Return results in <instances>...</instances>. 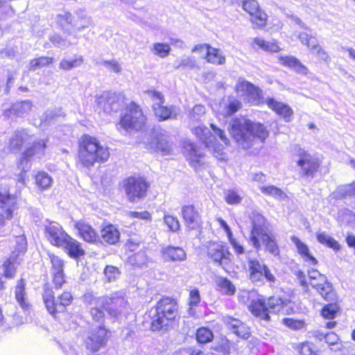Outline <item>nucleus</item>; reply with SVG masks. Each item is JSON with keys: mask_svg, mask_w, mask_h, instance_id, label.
<instances>
[{"mask_svg": "<svg viewBox=\"0 0 355 355\" xmlns=\"http://www.w3.org/2000/svg\"><path fill=\"white\" fill-rule=\"evenodd\" d=\"M229 127L232 137L243 149L261 145L268 136V131L263 124L245 116L232 119Z\"/></svg>", "mask_w": 355, "mask_h": 355, "instance_id": "1", "label": "nucleus"}, {"mask_svg": "<svg viewBox=\"0 0 355 355\" xmlns=\"http://www.w3.org/2000/svg\"><path fill=\"white\" fill-rule=\"evenodd\" d=\"M83 300L89 309L92 320L97 322H104V311L111 317L116 318L127 306L123 291H116L109 296L101 297H96L92 293H87L83 295Z\"/></svg>", "mask_w": 355, "mask_h": 355, "instance_id": "2", "label": "nucleus"}, {"mask_svg": "<svg viewBox=\"0 0 355 355\" xmlns=\"http://www.w3.org/2000/svg\"><path fill=\"white\" fill-rule=\"evenodd\" d=\"M249 309L254 315L266 321L270 320V313L290 315L294 312L292 302L286 297L279 296H272L267 300H253Z\"/></svg>", "mask_w": 355, "mask_h": 355, "instance_id": "3", "label": "nucleus"}, {"mask_svg": "<svg viewBox=\"0 0 355 355\" xmlns=\"http://www.w3.org/2000/svg\"><path fill=\"white\" fill-rule=\"evenodd\" d=\"M109 157L108 148L101 146L95 137L85 135L80 138L78 158L84 166L89 168L95 162H105Z\"/></svg>", "mask_w": 355, "mask_h": 355, "instance_id": "4", "label": "nucleus"}, {"mask_svg": "<svg viewBox=\"0 0 355 355\" xmlns=\"http://www.w3.org/2000/svg\"><path fill=\"white\" fill-rule=\"evenodd\" d=\"M176 312L175 301L171 297H163L157 302L155 307L149 311L148 316L150 318L151 329L157 331L166 326L169 321L175 318Z\"/></svg>", "mask_w": 355, "mask_h": 355, "instance_id": "5", "label": "nucleus"}, {"mask_svg": "<svg viewBox=\"0 0 355 355\" xmlns=\"http://www.w3.org/2000/svg\"><path fill=\"white\" fill-rule=\"evenodd\" d=\"M293 159L300 168L299 175L309 179L314 178L320 165L318 158L300 147L294 149Z\"/></svg>", "mask_w": 355, "mask_h": 355, "instance_id": "6", "label": "nucleus"}, {"mask_svg": "<svg viewBox=\"0 0 355 355\" xmlns=\"http://www.w3.org/2000/svg\"><path fill=\"white\" fill-rule=\"evenodd\" d=\"M122 186L128 200L131 202H136L144 198L150 187L146 180L138 175L124 179Z\"/></svg>", "mask_w": 355, "mask_h": 355, "instance_id": "7", "label": "nucleus"}, {"mask_svg": "<svg viewBox=\"0 0 355 355\" xmlns=\"http://www.w3.org/2000/svg\"><path fill=\"white\" fill-rule=\"evenodd\" d=\"M42 297L48 311L51 315L64 311L65 307L70 305L73 301V296L70 292H64L55 299L51 288H45Z\"/></svg>", "mask_w": 355, "mask_h": 355, "instance_id": "8", "label": "nucleus"}, {"mask_svg": "<svg viewBox=\"0 0 355 355\" xmlns=\"http://www.w3.org/2000/svg\"><path fill=\"white\" fill-rule=\"evenodd\" d=\"M144 123L145 116L139 106L132 102L128 105L121 119V126L127 131L139 130L142 128Z\"/></svg>", "mask_w": 355, "mask_h": 355, "instance_id": "9", "label": "nucleus"}, {"mask_svg": "<svg viewBox=\"0 0 355 355\" xmlns=\"http://www.w3.org/2000/svg\"><path fill=\"white\" fill-rule=\"evenodd\" d=\"M46 146V140L39 139L34 141L33 146L28 148L22 155L18 162V167L21 173L19 181L23 182L25 173L31 168V158L34 156L40 158L44 154Z\"/></svg>", "mask_w": 355, "mask_h": 355, "instance_id": "10", "label": "nucleus"}, {"mask_svg": "<svg viewBox=\"0 0 355 355\" xmlns=\"http://www.w3.org/2000/svg\"><path fill=\"white\" fill-rule=\"evenodd\" d=\"M92 327L87 334L85 343L87 349L92 352H96L101 348L105 347L108 341L109 331L103 324Z\"/></svg>", "mask_w": 355, "mask_h": 355, "instance_id": "11", "label": "nucleus"}, {"mask_svg": "<svg viewBox=\"0 0 355 355\" xmlns=\"http://www.w3.org/2000/svg\"><path fill=\"white\" fill-rule=\"evenodd\" d=\"M210 127L214 135H213L205 125L196 127L193 130V132L207 148L214 146L216 141V136L218 137L220 141L225 145L229 144V139L223 130L216 127V125L213 123L210 124Z\"/></svg>", "mask_w": 355, "mask_h": 355, "instance_id": "12", "label": "nucleus"}, {"mask_svg": "<svg viewBox=\"0 0 355 355\" xmlns=\"http://www.w3.org/2000/svg\"><path fill=\"white\" fill-rule=\"evenodd\" d=\"M236 90L243 101L252 105H259L263 103L261 98V90L248 81L239 80L236 85Z\"/></svg>", "mask_w": 355, "mask_h": 355, "instance_id": "13", "label": "nucleus"}, {"mask_svg": "<svg viewBox=\"0 0 355 355\" xmlns=\"http://www.w3.org/2000/svg\"><path fill=\"white\" fill-rule=\"evenodd\" d=\"M96 102L105 112H117L123 104V96L114 92H104L96 96Z\"/></svg>", "mask_w": 355, "mask_h": 355, "instance_id": "14", "label": "nucleus"}, {"mask_svg": "<svg viewBox=\"0 0 355 355\" xmlns=\"http://www.w3.org/2000/svg\"><path fill=\"white\" fill-rule=\"evenodd\" d=\"M146 94L153 102V109L155 116L159 120H166L171 118L173 114L176 115V113L174 112V107H165L163 105L164 99L162 93L155 90H148L146 92Z\"/></svg>", "mask_w": 355, "mask_h": 355, "instance_id": "15", "label": "nucleus"}, {"mask_svg": "<svg viewBox=\"0 0 355 355\" xmlns=\"http://www.w3.org/2000/svg\"><path fill=\"white\" fill-rule=\"evenodd\" d=\"M243 9L250 15V21L254 28H263L266 26L268 16L262 10L255 0H244L242 1Z\"/></svg>", "mask_w": 355, "mask_h": 355, "instance_id": "16", "label": "nucleus"}, {"mask_svg": "<svg viewBox=\"0 0 355 355\" xmlns=\"http://www.w3.org/2000/svg\"><path fill=\"white\" fill-rule=\"evenodd\" d=\"M208 255L223 268L231 261L232 253L221 242H211L208 246Z\"/></svg>", "mask_w": 355, "mask_h": 355, "instance_id": "17", "label": "nucleus"}, {"mask_svg": "<svg viewBox=\"0 0 355 355\" xmlns=\"http://www.w3.org/2000/svg\"><path fill=\"white\" fill-rule=\"evenodd\" d=\"M251 220L252 229L250 235V243L257 250L261 248V243L259 241V235L267 232L264 229L265 218L258 212H252Z\"/></svg>", "mask_w": 355, "mask_h": 355, "instance_id": "18", "label": "nucleus"}, {"mask_svg": "<svg viewBox=\"0 0 355 355\" xmlns=\"http://www.w3.org/2000/svg\"><path fill=\"white\" fill-rule=\"evenodd\" d=\"M65 235H67V234L58 223L50 222L49 225L45 226V236L53 245L59 247L62 245Z\"/></svg>", "mask_w": 355, "mask_h": 355, "instance_id": "19", "label": "nucleus"}, {"mask_svg": "<svg viewBox=\"0 0 355 355\" xmlns=\"http://www.w3.org/2000/svg\"><path fill=\"white\" fill-rule=\"evenodd\" d=\"M266 103L277 115L282 116L286 122H290L292 120L293 111L288 105L277 101L272 98H268Z\"/></svg>", "mask_w": 355, "mask_h": 355, "instance_id": "20", "label": "nucleus"}, {"mask_svg": "<svg viewBox=\"0 0 355 355\" xmlns=\"http://www.w3.org/2000/svg\"><path fill=\"white\" fill-rule=\"evenodd\" d=\"M74 227L77 230L79 236L87 243H94L98 239V235L94 228L84 220L74 222Z\"/></svg>", "mask_w": 355, "mask_h": 355, "instance_id": "21", "label": "nucleus"}, {"mask_svg": "<svg viewBox=\"0 0 355 355\" xmlns=\"http://www.w3.org/2000/svg\"><path fill=\"white\" fill-rule=\"evenodd\" d=\"M64 239L59 247L62 248L71 258H78L85 254V250L80 243L68 234L64 236Z\"/></svg>", "mask_w": 355, "mask_h": 355, "instance_id": "22", "label": "nucleus"}, {"mask_svg": "<svg viewBox=\"0 0 355 355\" xmlns=\"http://www.w3.org/2000/svg\"><path fill=\"white\" fill-rule=\"evenodd\" d=\"M182 215L187 227L190 230L196 229L200 225V216L193 205L182 207Z\"/></svg>", "mask_w": 355, "mask_h": 355, "instance_id": "23", "label": "nucleus"}, {"mask_svg": "<svg viewBox=\"0 0 355 355\" xmlns=\"http://www.w3.org/2000/svg\"><path fill=\"white\" fill-rule=\"evenodd\" d=\"M32 107V103L29 100L16 102L12 105L10 108L4 110V115L7 117H10L12 115L24 116L31 112Z\"/></svg>", "mask_w": 355, "mask_h": 355, "instance_id": "24", "label": "nucleus"}, {"mask_svg": "<svg viewBox=\"0 0 355 355\" xmlns=\"http://www.w3.org/2000/svg\"><path fill=\"white\" fill-rule=\"evenodd\" d=\"M280 64L293 69L297 73L306 75L308 73V69L295 57L291 55H279L277 57Z\"/></svg>", "mask_w": 355, "mask_h": 355, "instance_id": "25", "label": "nucleus"}, {"mask_svg": "<svg viewBox=\"0 0 355 355\" xmlns=\"http://www.w3.org/2000/svg\"><path fill=\"white\" fill-rule=\"evenodd\" d=\"M261 241L266 250L274 256L279 254V249L277 243L275 236L268 231L259 235V241Z\"/></svg>", "mask_w": 355, "mask_h": 355, "instance_id": "26", "label": "nucleus"}, {"mask_svg": "<svg viewBox=\"0 0 355 355\" xmlns=\"http://www.w3.org/2000/svg\"><path fill=\"white\" fill-rule=\"evenodd\" d=\"M184 149L186 157L193 167H196V165L202 164L201 159L204 154L196 146V145L191 142H186L184 144Z\"/></svg>", "mask_w": 355, "mask_h": 355, "instance_id": "27", "label": "nucleus"}, {"mask_svg": "<svg viewBox=\"0 0 355 355\" xmlns=\"http://www.w3.org/2000/svg\"><path fill=\"white\" fill-rule=\"evenodd\" d=\"M266 265L257 259H249L248 268L250 279L253 282H261L263 279V271Z\"/></svg>", "mask_w": 355, "mask_h": 355, "instance_id": "28", "label": "nucleus"}, {"mask_svg": "<svg viewBox=\"0 0 355 355\" xmlns=\"http://www.w3.org/2000/svg\"><path fill=\"white\" fill-rule=\"evenodd\" d=\"M291 240L295 245L298 253L303 257L306 262L313 266L318 263L317 259L309 253L308 246L302 243L299 238L293 236L291 237Z\"/></svg>", "mask_w": 355, "mask_h": 355, "instance_id": "29", "label": "nucleus"}, {"mask_svg": "<svg viewBox=\"0 0 355 355\" xmlns=\"http://www.w3.org/2000/svg\"><path fill=\"white\" fill-rule=\"evenodd\" d=\"M30 135L25 130H17L9 139L10 150H18L30 139Z\"/></svg>", "mask_w": 355, "mask_h": 355, "instance_id": "30", "label": "nucleus"}, {"mask_svg": "<svg viewBox=\"0 0 355 355\" xmlns=\"http://www.w3.org/2000/svg\"><path fill=\"white\" fill-rule=\"evenodd\" d=\"M164 259L173 261H181L186 259L184 250L179 247L168 246L162 250Z\"/></svg>", "mask_w": 355, "mask_h": 355, "instance_id": "31", "label": "nucleus"}, {"mask_svg": "<svg viewBox=\"0 0 355 355\" xmlns=\"http://www.w3.org/2000/svg\"><path fill=\"white\" fill-rule=\"evenodd\" d=\"M101 237L105 242L113 245L119 241L120 233L114 225H109L102 229Z\"/></svg>", "mask_w": 355, "mask_h": 355, "instance_id": "32", "label": "nucleus"}, {"mask_svg": "<svg viewBox=\"0 0 355 355\" xmlns=\"http://www.w3.org/2000/svg\"><path fill=\"white\" fill-rule=\"evenodd\" d=\"M15 299L23 309L28 307L26 300V283L23 279L17 281L15 288Z\"/></svg>", "mask_w": 355, "mask_h": 355, "instance_id": "33", "label": "nucleus"}, {"mask_svg": "<svg viewBox=\"0 0 355 355\" xmlns=\"http://www.w3.org/2000/svg\"><path fill=\"white\" fill-rule=\"evenodd\" d=\"M168 136L166 132H160L157 135L155 143V149L157 152L162 153L164 155H168L171 150V146L168 141Z\"/></svg>", "mask_w": 355, "mask_h": 355, "instance_id": "34", "label": "nucleus"}, {"mask_svg": "<svg viewBox=\"0 0 355 355\" xmlns=\"http://www.w3.org/2000/svg\"><path fill=\"white\" fill-rule=\"evenodd\" d=\"M0 207L7 208V218H11L14 210L17 209L16 199L10 195L0 193Z\"/></svg>", "mask_w": 355, "mask_h": 355, "instance_id": "35", "label": "nucleus"}, {"mask_svg": "<svg viewBox=\"0 0 355 355\" xmlns=\"http://www.w3.org/2000/svg\"><path fill=\"white\" fill-rule=\"evenodd\" d=\"M56 19L62 29L68 33L69 35H71V33L69 31L67 26L71 25L72 27H75L77 25V23H75L73 21V17L70 12H63L57 15Z\"/></svg>", "mask_w": 355, "mask_h": 355, "instance_id": "36", "label": "nucleus"}, {"mask_svg": "<svg viewBox=\"0 0 355 355\" xmlns=\"http://www.w3.org/2000/svg\"><path fill=\"white\" fill-rule=\"evenodd\" d=\"M220 291L227 295H233L236 288L232 282L226 277H218L216 281Z\"/></svg>", "mask_w": 355, "mask_h": 355, "instance_id": "37", "label": "nucleus"}, {"mask_svg": "<svg viewBox=\"0 0 355 355\" xmlns=\"http://www.w3.org/2000/svg\"><path fill=\"white\" fill-rule=\"evenodd\" d=\"M208 62L214 64H223L225 62V57L222 52L217 49L211 46L208 49L207 54L205 56Z\"/></svg>", "mask_w": 355, "mask_h": 355, "instance_id": "38", "label": "nucleus"}, {"mask_svg": "<svg viewBox=\"0 0 355 355\" xmlns=\"http://www.w3.org/2000/svg\"><path fill=\"white\" fill-rule=\"evenodd\" d=\"M298 38L303 44H305L310 49L311 53H315V51L321 47L318 44V40L306 33H300L298 35Z\"/></svg>", "mask_w": 355, "mask_h": 355, "instance_id": "39", "label": "nucleus"}, {"mask_svg": "<svg viewBox=\"0 0 355 355\" xmlns=\"http://www.w3.org/2000/svg\"><path fill=\"white\" fill-rule=\"evenodd\" d=\"M260 190L263 194L277 200H284L287 198L286 194L281 189L273 185L261 187Z\"/></svg>", "mask_w": 355, "mask_h": 355, "instance_id": "40", "label": "nucleus"}, {"mask_svg": "<svg viewBox=\"0 0 355 355\" xmlns=\"http://www.w3.org/2000/svg\"><path fill=\"white\" fill-rule=\"evenodd\" d=\"M35 184L41 189L49 188L53 182L52 178L44 171H39L35 176Z\"/></svg>", "mask_w": 355, "mask_h": 355, "instance_id": "41", "label": "nucleus"}, {"mask_svg": "<svg viewBox=\"0 0 355 355\" xmlns=\"http://www.w3.org/2000/svg\"><path fill=\"white\" fill-rule=\"evenodd\" d=\"M317 239L321 244L332 248L334 250H339L340 245L337 241L325 232H321L317 234Z\"/></svg>", "mask_w": 355, "mask_h": 355, "instance_id": "42", "label": "nucleus"}, {"mask_svg": "<svg viewBox=\"0 0 355 355\" xmlns=\"http://www.w3.org/2000/svg\"><path fill=\"white\" fill-rule=\"evenodd\" d=\"M200 300L201 297L199 291L196 288L191 290L189 297V308L188 310L190 315H195V310L193 309V307L197 306L199 304Z\"/></svg>", "mask_w": 355, "mask_h": 355, "instance_id": "43", "label": "nucleus"}, {"mask_svg": "<svg viewBox=\"0 0 355 355\" xmlns=\"http://www.w3.org/2000/svg\"><path fill=\"white\" fill-rule=\"evenodd\" d=\"M335 194L339 198L355 196V182L338 187Z\"/></svg>", "mask_w": 355, "mask_h": 355, "instance_id": "44", "label": "nucleus"}, {"mask_svg": "<svg viewBox=\"0 0 355 355\" xmlns=\"http://www.w3.org/2000/svg\"><path fill=\"white\" fill-rule=\"evenodd\" d=\"M63 112L61 109L48 110L42 116L41 124L47 125L51 123L53 120L59 116H63Z\"/></svg>", "mask_w": 355, "mask_h": 355, "instance_id": "45", "label": "nucleus"}, {"mask_svg": "<svg viewBox=\"0 0 355 355\" xmlns=\"http://www.w3.org/2000/svg\"><path fill=\"white\" fill-rule=\"evenodd\" d=\"M309 280L318 279V281H320V282L323 283L324 287L322 288V290H323V291H331V286L327 282V277L324 275H322L318 270L314 269L309 270Z\"/></svg>", "mask_w": 355, "mask_h": 355, "instance_id": "46", "label": "nucleus"}, {"mask_svg": "<svg viewBox=\"0 0 355 355\" xmlns=\"http://www.w3.org/2000/svg\"><path fill=\"white\" fill-rule=\"evenodd\" d=\"M254 42L259 47L266 51L278 52L280 50V48L276 43L267 42L259 37L254 38Z\"/></svg>", "mask_w": 355, "mask_h": 355, "instance_id": "47", "label": "nucleus"}, {"mask_svg": "<svg viewBox=\"0 0 355 355\" xmlns=\"http://www.w3.org/2000/svg\"><path fill=\"white\" fill-rule=\"evenodd\" d=\"M310 285L315 288L318 293L327 301L331 300L334 296V293L331 291H323L322 288H323V283L320 282V281H318V279H311L309 282Z\"/></svg>", "mask_w": 355, "mask_h": 355, "instance_id": "48", "label": "nucleus"}, {"mask_svg": "<svg viewBox=\"0 0 355 355\" xmlns=\"http://www.w3.org/2000/svg\"><path fill=\"white\" fill-rule=\"evenodd\" d=\"M53 61V58L42 56L39 58L33 59L30 62V70L35 71L37 69H40L48 66Z\"/></svg>", "mask_w": 355, "mask_h": 355, "instance_id": "49", "label": "nucleus"}, {"mask_svg": "<svg viewBox=\"0 0 355 355\" xmlns=\"http://www.w3.org/2000/svg\"><path fill=\"white\" fill-rule=\"evenodd\" d=\"M83 63V58L80 55L71 60L63 59L60 63V68L63 70L68 71L80 67Z\"/></svg>", "mask_w": 355, "mask_h": 355, "instance_id": "50", "label": "nucleus"}, {"mask_svg": "<svg viewBox=\"0 0 355 355\" xmlns=\"http://www.w3.org/2000/svg\"><path fill=\"white\" fill-rule=\"evenodd\" d=\"M128 261L132 266L142 267L148 261V257L144 251H139L129 257Z\"/></svg>", "mask_w": 355, "mask_h": 355, "instance_id": "51", "label": "nucleus"}, {"mask_svg": "<svg viewBox=\"0 0 355 355\" xmlns=\"http://www.w3.org/2000/svg\"><path fill=\"white\" fill-rule=\"evenodd\" d=\"M76 15L78 20H80V21L84 20L85 21V25H80L75 29L76 32H77V33L81 32L86 28H88L89 26L93 25V20H92V17H87L85 13V11L84 10H81V9L78 10L76 12Z\"/></svg>", "mask_w": 355, "mask_h": 355, "instance_id": "52", "label": "nucleus"}, {"mask_svg": "<svg viewBox=\"0 0 355 355\" xmlns=\"http://www.w3.org/2000/svg\"><path fill=\"white\" fill-rule=\"evenodd\" d=\"M49 257L52 265L51 273L64 272V261L60 257L51 253H49Z\"/></svg>", "mask_w": 355, "mask_h": 355, "instance_id": "53", "label": "nucleus"}, {"mask_svg": "<svg viewBox=\"0 0 355 355\" xmlns=\"http://www.w3.org/2000/svg\"><path fill=\"white\" fill-rule=\"evenodd\" d=\"M16 261L12 257L7 259L3 264V275L6 277L11 278L16 271Z\"/></svg>", "mask_w": 355, "mask_h": 355, "instance_id": "54", "label": "nucleus"}, {"mask_svg": "<svg viewBox=\"0 0 355 355\" xmlns=\"http://www.w3.org/2000/svg\"><path fill=\"white\" fill-rule=\"evenodd\" d=\"M297 350L300 355H320L314 345L308 342L299 344Z\"/></svg>", "mask_w": 355, "mask_h": 355, "instance_id": "55", "label": "nucleus"}, {"mask_svg": "<svg viewBox=\"0 0 355 355\" xmlns=\"http://www.w3.org/2000/svg\"><path fill=\"white\" fill-rule=\"evenodd\" d=\"M213 338V334L207 328L202 327L198 329L196 332V339L200 343H207Z\"/></svg>", "mask_w": 355, "mask_h": 355, "instance_id": "56", "label": "nucleus"}, {"mask_svg": "<svg viewBox=\"0 0 355 355\" xmlns=\"http://www.w3.org/2000/svg\"><path fill=\"white\" fill-rule=\"evenodd\" d=\"M241 107V103L234 97L228 98V103L225 107V114L231 116Z\"/></svg>", "mask_w": 355, "mask_h": 355, "instance_id": "57", "label": "nucleus"}, {"mask_svg": "<svg viewBox=\"0 0 355 355\" xmlns=\"http://www.w3.org/2000/svg\"><path fill=\"white\" fill-rule=\"evenodd\" d=\"M171 51L170 46L166 44L155 43L152 49L153 53L160 58L166 57Z\"/></svg>", "mask_w": 355, "mask_h": 355, "instance_id": "58", "label": "nucleus"}, {"mask_svg": "<svg viewBox=\"0 0 355 355\" xmlns=\"http://www.w3.org/2000/svg\"><path fill=\"white\" fill-rule=\"evenodd\" d=\"M242 198L237 191L229 189L225 192V200L229 205H237L241 202Z\"/></svg>", "mask_w": 355, "mask_h": 355, "instance_id": "59", "label": "nucleus"}, {"mask_svg": "<svg viewBox=\"0 0 355 355\" xmlns=\"http://www.w3.org/2000/svg\"><path fill=\"white\" fill-rule=\"evenodd\" d=\"M206 113L205 107L202 105H196L189 112V119L192 121H198Z\"/></svg>", "mask_w": 355, "mask_h": 355, "instance_id": "60", "label": "nucleus"}, {"mask_svg": "<svg viewBox=\"0 0 355 355\" xmlns=\"http://www.w3.org/2000/svg\"><path fill=\"white\" fill-rule=\"evenodd\" d=\"M164 221L171 231L177 232L180 230V225L177 217L170 214H164Z\"/></svg>", "mask_w": 355, "mask_h": 355, "instance_id": "61", "label": "nucleus"}, {"mask_svg": "<svg viewBox=\"0 0 355 355\" xmlns=\"http://www.w3.org/2000/svg\"><path fill=\"white\" fill-rule=\"evenodd\" d=\"M338 307L336 304H329L322 310V315L327 319H334L338 312Z\"/></svg>", "mask_w": 355, "mask_h": 355, "instance_id": "62", "label": "nucleus"}, {"mask_svg": "<svg viewBox=\"0 0 355 355\" xmlns=\"http://www.w3.org/2000/svg\"><path fill=\"white\" fill-rule=\"evenodd\" d=\"M49 40L55 46L60 49H65L69 46L73 44L72 42H70L67 40L62 38L59 35L55 33L51 35L49 37Z\"/></svg>", "mask_w": 355, "mask_h": 355, "instance_id": "63", "label": "nucleus"}, {"mask_svg": "<svg viewBox=\"0 0 355 355\" xmlns=\"http://www.w3.org/2000/svg\"><path fill=\"white\" fill-rule=\"evenodd\" d=\"M119 269L113 266H107L104 270V275L108 282L114 281L119 276Z\"/></svg>", "mask_w": 355, "mask_h": 355, "instance_id": "64", "label": "nucleus"}]
</instances>
